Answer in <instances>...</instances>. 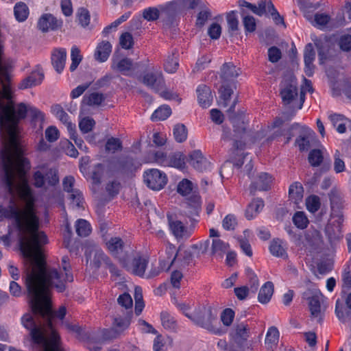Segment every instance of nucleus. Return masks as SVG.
Here are the masks:
<instances>
[{
  "label": "nucleus",
  "mask_w": 351,
  "mask_h": 351,
  "mask_svg": "<svg viewBox=\"0 0 351 351\" xmlns=\"http://www.w3.org/2000/svg\"><path fill=\"white\" fill-rule=\"evenodd\" d=\"M39 267L31 263L25 266V287L32 310L36 316L43 319L36 324L32 316L25 315L22 324L30 330L34 342L41 346L43 351H58L60 337L53 326L54 317L62 319L66 315V308L60 306L53 313L51 310V289L58 293L66 289L67 283L73 280L71 266L68 256L62 258L60 271L47 266L44 256L40 258Z\"/></svg>",
  "instance_id": "f257e3e1"
},
{
  "label": "nucleus",
  "mask_w": 351,
  "mask_h": 351,
  "mask_svg": "<svg viewBox=\"0 0 351 351\" xmlns=\"http://www.w3.org/2000/svg\"><path fill=\"white\" fill-rule=\"evenodd\" d=\"M7 165L5 159L2 158L1 180L9 193L13 194L17 189L25 207L20 210L14 206L0 205V220L14 219L19 232L20 247L26 258L25 266L33 263L39 267L40 258L44 256L42 247L48 243V239L39 229L40 221L34 209L35 198L26 176L30 168L15 162Z\"/></svg>",
  "instance_id": "f03ea898"
},
{
  "label": "nucleus",
  "mask_w": 351,
  "mask_h": 351,
  "mask_svg": "<svg viewBox=\"0 0 351 351\" xmlns=\"http://www.w3.org/2000/svg\"><path fill=\"white\" fill-rule=\"evenodd\" d=\"M189 319L195 325L215 335H221L225 333L224 330L215 325L216 315L213 314L210 306H199L196 307Z\"/></svg>",
  "instance_id": "7ed1b4c3"
},
{
  "label": "nucleus",
  "mask_w": 351,
  "mask_h": 351,
  "mask_svg": "<svg viewBox=\"0 0 351 351\" xmlns=\"http://www.w3.org/2000/svg\"><path fill=\"white\" fill-rule=\"evenodd\" d=\"M133 313L132 311H126L123 315L118 314L113 320L112 327L103 329L104 339H114L123 335L129 328Z\"/></svg>",
  "instance_id": "20e7f679"
},
{
  "label": "nucleus",
  "mask_w": 351,
  "mask_h": 351,
  "mask_svg": "<svg viewBox=\"0 0 351 351\" xmlns=\"http://www.w3.org/2000/svg\"><path fill=\"white\" fill-rule=\"evenodd\" d=\"M209 244L210 241L206 240L204 242L201 243L199 245H193L191 247V249H184L179 247L178 249L177 256L173 266L178 269H184L189 266L193 263V256L191 252L197 251L199 247L202 252H206Z\"/></svg>",
  "instance_id": "39448f33"
},
{
  "label": "nucleus",
  "mask_w": 351,
  "mask_h": 351,
  "mask_svg": "<svg viewBox=\"0 0 351 351\" xmlns=\"http://www.w3.org/2000/svg\"><path fill=\"white\" fill-rule=\"evenodd\" d=\"M71 330L78 334V337L84 341L85 346L90 351H100L103 343L106 341H110V339H104L102 331L99 334L95 335L84 332L77 326H72Z\"/></svg>",
  "instance_id": "423d86ee"
},
{
  "label": "nucleus",
  "mask_w": 351,
  "mask_h": 351,
  "mask_svg": "<svg viewBox=\"0 0 351 351\" xmlns=\"http://www.w3.org/2000/svg\"><path fill=\"white\" fill-rule=\"evenodd\" d=\"M300 129V135L296 139V144L300 151L308 150L317 143L315 133L309 128L293 123L290 130Z\"/></svg>",
  "instance_id": "0eeeda50"
},
{
  "label": "nucleus",
  "mask_w": 351,
  "mask_h": 351,
  "mask_svg": "<svg viewBox=\"0 0 351 351\" xmlns=\"http://www.w3.org/2000/svg\"><path fill=\"white\" fill-rule=\"evenodd\" d=\"M343 216L333 217L330 219L325 227V234L331 244L339 241L343 238L342 224Z\"/></svg>",
  "instance_id": "6e6552de"
},
{
  "label": "nucleus",
  "mask_w": 351,
  "mask_h": 351,
  "mask_svg": "<svg viewBox=\"0 0 351 351\" xmlns=\"http://www.w3.org/2000/svg\"><path fill=\"white\" fill-rule=\"evenodd\" d=\"M143 178L145 184L154 191H160L163 189L167 182L166 174L157 169L145 171Z\"/></svg>",
  "instance_id": "1a4fd4ad"
},
{
  "label": "nucleus",
  "mask_w": 351,
  "mask_h": 351,
  "mask_svg": "<svg viewBox=\"0 0 351 351\" xmlns=\"http://www.w3.org/2000/svg\"><path fill=\"white\" fill-rule=\"evenodd\" d=\"M280 95L285 104H291L298 97L296 80L292 75L285 77L282 81Z\"/></svg>",
  "instance_id": "9d476101"
},
{
  "label": "nucleus",
  "mask_w": 351,
  "mask_h": 351,
  "mask_svg": "<svg viewBox=\"0 0 351 351\" xmlns=\"http://www.w3.org/2000/svg\"><path fill=\"white\" fill-rule=\"evenodd\" d=\"M59 182V178L56 169H42L36 171L34 174V185L41 188L47 183L50 186H55Z\"/></svg>",
  "instance_id": "9b49d317"
},
{
  "label": "nucleus",
  "mask_w": 351,
  "mask_h": 351,
  "mask_svg": "<svg viewBox=\"0 0 351 351\" xmlns=\"http://www.w3.org/2000/svg\"><path fill=\"white\" fill-rule=\"evenodd\" d=\"M111 69L123 75H130L134 71L131 59L114 54L111 59Z\"/></svg>",
  "instance_id": "f8f14e48"
},
{
  "label": "nucleus",
  "mask_w": 351,
  "mask_h": 351,
  "mask_svg": "<svg viewBox=\"0 0 351 351\" xmlns=\"http://www.w3.org/2000/svg\"><path fill=\"white\" fill-rule=\"evenodd\" d=\"M167 219L169 229L176 239H186L191 236V231L181 221L175 219L170 215H167Z\"/></svg>",
  "instance_id": "ddd939ff"
},
{
  "label": "nucleus",
  "mask_w": 351,
  "mask_h": 351,
  "mask_svg": "<svg viewBox=\"0 0 351 351\" xmlns=\"http://www.w3.org/2000/svg\"><path fill=\"white\" fill-rule=\"evenodd\" d=\"M330 202V215L343 216L342 210L344 208V199L342 193L337 188H333L328 193Z\"/></svg>",
  "instance_id": "4468645a"
},
{
  "label": "nucleus",
  "mask_w": 351,
  "mask_h": 351,
  "mask_svg": "<svg viewBox=\"0 0 351 351\" xmlns=\"http://www.w3.org/2000/svg\"><path fill=\"white\" fill-rule=\"evenodd\" d=\"M143 84L157 91L158 87L162 84L163 79L160 71L153 66L150 72L143 75L141 80Z\"/></svg>",
  "instance_id": "2eb2a0df"
},
{
  "label": "nucleus",
  "mask_w": 351,
  "mask_h": 351,
  "mask_svg": "<svg viewBox=\"0 0 351 351\" xmlns=\"http://www.w3.org/2000/svg\"><path fill=\"white\" fill-rule=\"evenodd\" d=\"M133 165L130 158H119L110 160L108 165V173H123L130 170Z\"/></svg>",
  "instance_id": "dca6fc26"
},
{
  "label": "nucleus",
  "mask_w": 351,
  "mask_h": 351,
  "mask_svg": "<svg viewBox=\"0 0 351 351\" xmlns=\"http://www.w3.org/2000/svg\"><path fill=\"white\" fill-rule=\"evenodd\" d=\"M147 264L148 259L146 257L138 255L133 258L130 264L124 266L131 273L140 277H145Z\"/></svg>",
  "instance_id": "f3484780"
},
{
  "label": "nucleus",
  "mask_w": 351,
  "mask_h": 351,
  "mask_svg": "<svg viewBox=\"0 0 351 351\" xmlns=\"http://www.w3.org/2000/svg\"><path fill=\"white\" fill-rule=\"evenodd\" d=\"M177 252L176 246L167 241L165 251L160 256V264H162L163 269H169L171 266L174 265Z\"/></svg>",
  "instance_id": "a211bd4d"
},
{
  "label": "nucleus",
  "mask_w": 351,
  "mask_h": 351,
  "mask_svg": "<svg viewBox=\"0 0 351 351\" xmlns=\"http://www.w3.org/2000/svg\"><path fill=\"white\" fill-rule=\"evenodd\" d=\"M44 79V73L39 66H36L19 85L20 89H27L39 85Z\"/></svg>",
  "instance_id": "6ab92c4d"
},
{
  "label": "nucleus",
  "mask_w": 351,
  "mask_h": 351,
  "mask_svg": "<svg viewBox=\"0 0 351 351\" xmlns=\"http://www.w3.org/2000/svg\"><path fill=\"white\" fill-rule=\"evenodd\" d=\"M189 164L196 170L204 171L210 167V162L203 156L200 150H194L189 156Z\"/></svg>",
  "instance_id": "aec40b11"
},
{
  "label": "nucleus",
  "mask_w": 351,
  "mask_h": 351,
  "mask_svg": "<svg viewBox=\"0 0 351 351\" xmlns=\"http://www.w3.org/2000/svg\"><path fill=\"white\" fill-rule=\"evenodd\" d=\"M106 246L110 253L112 256L118 258L120 261L124 264V261L122 258L125 252L122 239L119 237H112L106 243Z\"/></svg>",
  "instance_id": "412c9836"
},
{
  "label": "nucleus",
  "mask_w": 351,
  "mask_h": 351,
  "mask_svg": "<svg viewBox=\"0 0 351 351\" xmlns=\"http://www.w3.org/2000/svg\"><path fill=\"white\" fill-rule=\"evenodd\" d=\"M51 60L56 72L58 73H62L66 60V49L64 48L54 49L51 52Z\"/></svg>",
  "instance_id": "4be33fe9"
},
{
  "label": "nucleus",
  "mask_w": 351,
  "mask_h": 351,
  "mask_svg": "<svg viewBox=\"0 0 351 351\" xmlns=\"http://www.w3.org/2000/svg\"><path fill=\"white\" fill-rule=\"evenodd\" d=\"M272 182L271 177L267 173H261L256 179L250 185V193L254 194L256 191H267L270 188Z\"/></svg>",
  "instance_id": "5701e85b"
},
{
  "label": "nucleus",
  "mask_w": 351,
  "mask_h": 351,
  "mask_svg": "<svg viewBox=\"0 0 351 351\" xmlns=\"http://www.w3.org/2000/svg\"><path fill=\"white\" fill-rule=\"evenodd\" d=\"M197 101L202 108L209 107L213 102V97L210 88L205 84H200L196 89Z\"/></svg>",
  "instance_id": "b1692460"
},
{
  "label": "nucleus",
  "mask_w": 351,
  "mask_h": 351,
  "mask_svg": "<svg viewBox=\"0 0 351 351\" xmlns=\"http://www.w3.org/2000/svg\"><path fill=\"white\" fill-rule=\"evenodd\" d=\"M60 23L51 14H43L38 19L37 27L43 32L56 29Z\"/></svg>",
  "instance_id": "393cba45"
},
{
  "label": "nucleus",
  "mask_w": 351,
  "mask_h": 351,
  "mask_svg": "<svg viewBox=\"0 0 351 351\" xmlns=\"http://www.w3.org/2000/svg\"><path fill=\"white\" fill-rule=\"evenodd\" d=\"M315 58V53L311 43L306 45L304 51V61L305 64L304 72L308 77L313 75L314 73L315 66L313 61Z\"/></svg>",
  "instance_id": "a878e982"
},
{
  "label": "nucleus",
  "mask_w": 351,
  "mask_h": 351,
  "mask_svg": "<svg viewBox=\"0 0 351 351\" xmlns=\"http://www.w3.org/2000/svg\"><path fill=\"white\" fill-rule=\"evenodd\" d=\"M287 250V244L282 239H274L270 243L269 251L274 256L283 259L287 258L288 257Z\"/></svg>",
  "instance_id": "bb28decb"
},
{
  "label": "nucleus",
  "mask_w": 351,
  "mask_h": 351,
  "mask_svg": "<svg viewBox=\"0 0 351 351\" xmlns=\"http://www.w3.org/2000/svg\"><path fill=\"white\" fill-rule=\"evenodd\" d=\"M221 73V77L226 82L232 81L237 77L240 75L241 71L232 63L228 62L223 64Z\"/></svg>",
  "instance_id": "cd10ccee"
},
{
  "label": "nucleus",
  "mask_w": 351,
  "mask_h": 351,
  "mask_svg": "<svg viewBox=\"0 0 351 351\" xmlns=\"http://www.w3.org/2000/svg\"><path fill=\"white\" fill-rule=\"evenodd\" d=\"M112 51V45L108 41L104 40L98 44L95 51V58L100 62H106Z\"/></svg>",
  "instance_id": "c85d7f7f"
},
{
  "label": "nucleus",
  "mask_w": 351,
  "mask_h": 351,
  "mask_svg": "<svg viewBox=\"0 0 351 351\" xmlns=\"http://www.w3.org/2000/svg\"><path fill=\"white\" fill-rule=\"evenodd\" d=\"M322 298L321 293H315L312 297L309 298V308L311 316L317 319L318 322L321 320V305L320 302Z\"/></svg>",
  "instance_id": "c756f323"
},
{
  "label": "nucleus",
  "mask_w": 351,
  "mask_h": 351,
  "mask_svg": "<svg viewBox=\"0 0 351 351\" xmlns=\"http://www.w3.org/2000/svg\"><path fill=\"white\" fill-rule=\"evenodd\" d=\"M52 113L67 128L68 131L75 129V125L69 120V115L63 110L60 105H54L51 107Z\"/></svg>",
  "instance_id": "7c9ffc66"
},
{
  "label": "nucleus",
  "mask_w": 351,
  "mask_h": 351,
  "mask_svg": "<svg viewBox=\"0 0 351 351\" xmlns=\"http://www.w3.org/2000/svg\"><path fill=\"white\" fill-rule=\"evenodd\" d=\"M89 258L90 259V265H93L96 268H99L102 264L106 265V261L109 258L100 248L95 247L90 252Z\"/></svg>",
  "instance_id": "2f4dec72"
},
{
  "label": "nucleus",
  "mask_w": 351,
  "mask_h": 351,
  "mask_svg": "<svg viewBox=\"0 0 351 351\" xmlns=\"http://www.w3.org/2000/svg\"><path fill=\"white\" fill-rule=\"evenodd\" d=\"M160 321L163 328L171 332H177L178 325L176 318L167 311L160 313Z\"/></svg>",
  "instance_id": "473e14b6"
},
{
  "label": "nucleus",
  "mask_w": 351,
  "mask_h": 351,
  "mask_svg": "<svg viewBox=\"0 0 351 351\" xmlns=\"http://www.w3.org/2000/svg\"><path fill=\"white\" fill-rule=\"evenodd\" d=\"M167 167L178 169H184L186 167V157L184 154L180 152L170 153Z\"/></svg>",
  "instance_id": "72a5a7b5"
},
{
  "label": "nucleus",
  "mask_w": 351,
  "mask_h": 351,
  "mask_svg": "<svg viewBox=\"0 0 351 351\" xmlns=\"http://www.w3.org/2000/svg\"><path fill=\"white\" fill-rule=\"evenodd\" d=\"M264 202L261 199H254L247 206L245 210V217L250 220L254 218L263 208Z\"/></svg>",
  "instance_id": "f704fd0d"
},
{
  "label": "nucleus",
  "mask_w": 351,
  "mask_h": 351,
  "mask_svg": "<svg viewBox=\"0 0 351 351\" xmlns=\"http://www.w3.org/2000/svg\"><path fill=\"white\" fill-rule=\"evenodd\" d=\"M229 244L223 240L216 238L212 241L211 252L214 256L222 257L223 255L228 252Z\"/></svg>",
  "instance_id": "c9c22d12"
},
{
  "label": "nucleus",
  "mask_w": 351,
  "mask_h": 351,
  "mask_svg": "<svg viewBox=\"0 0 351 351\" xmlns=\"http://www.w3.org/2000/svg\"><path fill=\"white\" fill-rule=\"evenodd\" d=\"M274 293V285L271 282H265L262 287L261 288V290L259 291L258 299V301L262 304H266L267 303Z\"/></svg>",
  "instance_id": "e433bc0d"
},
{
  "label": "nucleus",
  "mask_w": 351,
  "mask_h": 351,
  "mask_svg": "<svg viewBox=\"0 0 351 351\" xmlns=\"http://www.w3.org/2000/svg\"><path fill=\"white\" fill-rule=\"evenodd\" d=\"M303 193V187L299 182H295L290 186L289 190V197L295 204H298L302 201Z\"/></svg>",
  "instance_id": "4c0bfd02"
},
{
  "label": "nucleus",
  "mask_w": 351,
  "mask_h": 351,
  "mask_svg": "<svg viewBox=\"0 0 351 351\" xmlns=\"http://www.w3.org/2000/svg\"><path fill=\"white\" fill-rule=\"evenodd\" d=\"M14 17L19 22L25 21L29 15V8L23 2H18L14 7Z\"/></svg>",
  "instance_id": "58836bf2"
},
{
  "label": "nucleus",
  "mask_w": 351,
  "mask_h": 351,
  "mask_svg": "<svg viewBox=\"0 0 351 351\" xmlns=\"http://www.w3.org/2000/svg\"><path fill=\"white\" fill-rule=\"evenodd\" d=\"M105 99V97L102 93H92L86 94L83 97L82 102L88 106H99Z\"/></svg>",
  "instance_id": "ea45409f"
},
{
  "label": "nucleus",
  "mask_w": 351,
  "mask_h": 351,
  "mask_svg": "<svg viewBox=\"0 0 351 351\" xmlns=\"http://www.w3.org/2000/svg\"><path fill=\"white\" fill-rule=\"evenodd\" d=\"M70 205L73 208L83 207L84 197L82 192L77 189L68 193Z\"/></svg>",
  "instance_id": "a19ab883"
},
{
  "label": "nucleus",
  "mask_w": 351,
  "mask_h": 351,
  "mask_svg": "<svg viewBox=\"0 0 351 351\" xmlns=\"http://www.w3.org/2000/svg\"><path fill=\"white\" fill-rule=\"evenodd\" d=\"M171 114V110L169 106L163 105L156 109L152 114L151 119L152 121L165 120Z\"/></svg>",
  "instance_id": "79ce46f5"
},
{
  "label": "nucleus",
  "mask_w": 351,
  "mask_h": 351,
  "mask_svg": "<svg viewBox=\"0 0 351 351\" xmlns=\"http://www.w3.org/2000/svg\"><path fill=\"white\" fill-rule=\"evenodd\" d=\"M248 337V329L243 324L238 326L237 329V335L235 337V343L240 348H243L245 343Z\"/></svg>",
  "instance_id": "37998d69"
},
{
  "label": "nucleus",
  "mask_w": 351,
  "mask_h": 351,
  "mask_svg": "<svg viewBox=\"0 0 351 351\" xmlns=\"http://www.w3.org/2000/svg\"><path fill=\"white\" fill-rule=\"evenodd\" d=\"M75 229L80 237H87L91 232L90 223L83 219H80L76 221Z\"/></svg>",
  "instance_id": "c03bdc74"
},
{
  "label": "nucleus",
  "mask_w": 351,
  "mask_h": 351,
  "mask_svg": "<svg viewBox=\"0 0 351 351\" xmlns=\"http://www.w3.org/2000/svg\"><path fill=\"white\" fill-rule=\"evenodd\" d=\"M197 13L196 19V25L198 27H203L208 19L211 17L210 10L204 4Z\"/></svg>",
  "instance_id": "a18cd8bd"
},
{
  "label": "nucleus",
  "mask_w": 351,
  "mask_h": 351,
  "mask_svg": "<svg viewBox=\"0 0 351 351\" xmlns=\"http://www.w3.org/2000/svg\"><path fill=\"white\" fill-rule=\"evenodd\" d=\"M178 66V57L175 53L169 56L164 64L165 70L169 73H175L177 71Z\"/></svg>",
  "instance_id": "49530a36"
},
{
  "label": "nucleus",
  "mask_w": 351,
  "mask_h": 351,
  "mask_svg": "<svg viewBox=\"0 0 351 351\" xmlns=\"http://www.w3.org/2000/svg\"><path fill=\"white\" fill-rule=\"evenodd\" d=\"M173 136L178 143H182L187 138V129L183 124H177L173 130Z\"/></svg>",
  "instance_id": "de8ad7c7"
},
{
  "label": "nucleus",
  "mask_w": 351,
  "mask_h": 351,
  "mask_svg": "<svg viewBox=\"0 0 351 351\" xmlns=\"http://www.w3.org/2000/svg\"><path fill=\"white\" fill-rule=\"evenodd\" d=\"M104 171V166L101 163H98L94 166L88 178L92 180L95 184H99L101 181V177Z\"/></svg>",
  "instance_id": "09e8293b"
},
{
  "label": "nucleus",
  "mask_w": 351,
  "mask_h": 351,
  "mask_svg": "<svg viewBox=\"0 0 351 351\" xmlns=\"http://www.w3.org/2000/svg\"><path fill=\"white\" fill-rule=\"evenodd\" d=\"M71 64L70 66V71H74L82 60L80 50L76 46H73L71 50Z\"/></svg>",
  "instance_id": "8fccbe9b"
},
{
  "label": "nucleus",
  "mask_w": 351,
  "mask_h": 351,
  "mask_svg": "<svg viewBox=\"0 0 351 351\" xmlns=\"http://www.w3.org/2000/svg\"><path fill=\"white\" fill-rule=\"evenodd\" d=\"M293 222L300 229H304L308 224V219L304 212L298 211L293 217Z\"/></svg>",
  "instance_id": "3c124183"
},
{
  "label": "nucleus",
  "mask_w": 351,
  "mask_h": 351,
  "mask_svg": "<svg viewBox=\"0 0 351 351\" xmlns=\"http://www.w3.org/2000/svg\"><path fill=\"white\" fill-rule=\"evenodd\" d=\"M320 205L319 197L317 195H311L306 199V208L312 213L317 212L319 209Z\"/></svg>",
  "instance_id": "603ef678"
},
{
  "label": "nucleus",
  "mask_w": 351,
  "mask_h": 351,
  "mask_svg": "<svg viewBox=\"0 0 351 351\" xmlns=\"http://www.w3.org/2000/svg\"><path fill=\"white\" fill-rule=\"evenodd\" d=\"M192 190L193 184L190 180L187 179H184L182 181H180L177 188L178 193L182 195V196L189 195L191 193Z\"/></svg>",
  "instance_id": "864d4df0"
},
{
  "label": "nucleus",
  "mask_w": 351,
  "mask_h": 351,
  "mask_svg": "<svg viewBox=\"0 0 351 351\" xmlns=\"http://www.w3.org/2000/svg\"><path fill=\"white\" fill-rule=\"evenodd\" d=\"M323 154L319 149H313L308 154V162L313 167H317L323 161Z\"/></svg>",
  "instance_id": "5fc2aeb1"
},
{
  "label": "nucleus",
  "mask_w": 351,
  "mask_h": 351,
  "mask_svg": "<svg viewBox=\"0 0 351 351\" xmlns=\"http://www.w3.org/2000/svg\"><path fill=\"white\" fill-rule=\"evenodd\" d=\"M122 143L120 139L111 137L108 139L106 143V150L110 153H115L119 150H121Z\"/></svg>",
  "instance_id": "6e6d98bb"
},
{
  "label": "nucleus",
  "mask_w": 351,
  "mask_h": 351,
  "mask_svg": "<svg viewBox=\"0 0 351 351\" xmlns=\"http://www.w3.org/2000/svg\"><path fill=\"white\" fill-rule=\"evenodd\" d=\"M267 10H268V12L270 13L274 23L276 25L281 24L285 27L283 17L282 16H280V14L278 13L277 10L275 8L274 4L272 3V2L271 1H268Z\"/></svg>",
  "instance_id": "4d7b16f0"
},
{
  "label": "nucleus",
  "mask_w": 351,
  "mask_h": 351,
  "mask_svg": "<svg viewBox=\"0 0 351 351\" xmlns=\"http://www.w3.org/2000/svg\"><path fill=\"white\" fill-rule=\"evenodd\" d=\"M228 30L234 33L239 29V21L236 13L234 11L229 12L226 16Z\"/></svg>",
  "instance_id": "13d9d810"
},
{
  "label": "nucleus",
  "mask_w": 351,
  "mask_h": 351,
  "mask_svg": "<svg viewBox=\"0 0 351 351\" xmlns=\"http://www.w3.org/2000/svg\"><path fill=\"white\" fill-rule=\"evenodd\" d=\"M179 4L184 9L194 10L201 8L205 3L202 0H179Z\"/></svg>",
  "instance_id": "bf43d9fd"
},
{
  "label": "nucleus",
  "mask_w": 351,
  "mask_h": 351,
  "mask_svg": "<svg viewBox=\"0 0 351 351\" xmlns=\"http://www.w3.org/2000/svg\"><path fill=\"white\" fill-rule=\"evenodd\" d=\"M160 12L158 8L149 7L143 11V17L148 21H154L159 18Z\"/></svg>",
  "instance_id": "052dcab7"
},
{
  "label": "nucleus",
  "mask_w": 351,
  "mask_h": 351,
  "mask_svg": "<svg viewBox=\"0 0 351 351\" xmlns=\"http://www.w3.org/2000/svg\"><path fill=\"white\" fill-rule=\"evenodd\" d=\"M95 125V121L93 118L85 117L79 123V127L82 133H88L91 131Z\"/></svg>",
  "instance_id": "680f3d73"
},
{
  "label": "nucleus",
  "mask_w": 351,
  "mask_h": 351,
  "mask_svg": "<svg viewBox=\"0 0 351 351\" xmlns=\"http://www.w3.org/2000/svg\"><path fill=\"white\" fill-rule=\"evenodd\" d=\"M119 44L123 49H131L134 45L132 34L129 32L123 33L119 38Z\"/></svg>",
  "instance_id": "e2e57ef3"
},
{
  "label": "nucleus",
  "mask_w": 351,
  "mask_h": 351,
  "mask_svg": "<svg viewBox=\"0 0 351 351\" xmlns=\"http://www.w3.org/2000/svg\"><path fill=\"white\" fill-rule=\"evenodd\" d=\"M77 16L80 25L86 27L90 23V16L89 12L84 8H80L77 10Z\"/></svg>",
  "instance_id": "0e129e2a"
},
{
  "label": "nucleus",
  "mask_w": 351,
  "mask_h": 351,
  "mask_svg": "<svg viewBox=\"0 0 351 351\" xmlns=\"http://www.w3.org/2000/svg\"><path fill=\"white\" fill-rule=\"evenodd\" d=\"M237 225V218L232 214L227 215L222 221V226L226 230H233Z\"/></svg>",
  "instance_id": "69168bd1"
},
{
  "label": "nucleus",
  "mask_w": 351,
  "mask_h": 351,
  "mask_svg": "<svg viewBox=\"0 0 351 351\" xmlns=\"http://www.w3.org/2000/svg\"><path fill=\"white\" fill-rule=\"evenodd\" d=\"M279 331L277 328L271 326L268 329L265 337V343L275 344L278 341Z\"/></svg>",
  "instance_id": "338daca9"
},
{
  "label": "nucleus",
  "mask_w": 351,
  "mask_h": 351,
  "mask_svg": "<svg viewBox=\"0 0 351 351\" xmlns=\"http://www.w3.org/2000/svg\"><path fill=\"white\" fill-rule=\"evenodd\" d=\"M121 189V183L117 180L109 181L106 185V191L110 197L117 195Z\"/></svg>",
  "instance_id": "774afa93"
}]
</instances>
